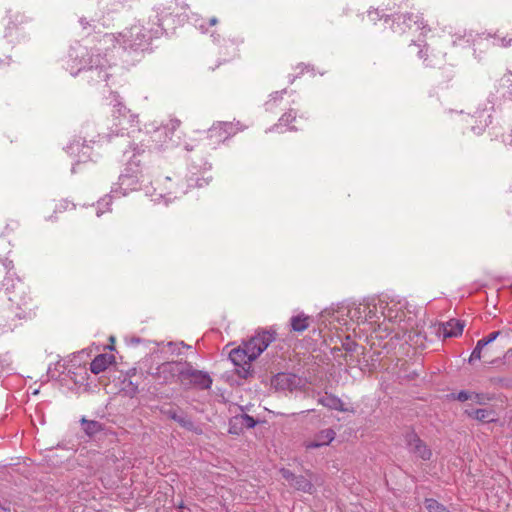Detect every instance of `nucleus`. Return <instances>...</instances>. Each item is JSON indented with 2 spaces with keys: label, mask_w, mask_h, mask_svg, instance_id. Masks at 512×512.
Returning <instances> with one entry per match:
<instances>
[{
  "label": "nucleus",
  "mask_w": 512,
  "mask_h": 512,
  "mask_svg": "<svg viewBox=\"0 0 512 512\" xmlns=\"http://www.w3.org/2000/svg\"><path fill=\"white\" fill-rule=\"evenodd\" d=\"M0 264L7 271L2 282L5 289L0 293V335L13 331L20 320L31 318L37 309L36 302L30 296L29 287L16 277L12 270L13 261L0 258Z\"/></svg>",
  "instance_id": "f257e3e1"
},
{
  "label": "nucleus",
  "mask_w": 512,
  "mask_h": 512,
  "mask_svg": "<svg viewBox=\"0 0 512 512\" xmlns=\"http://www.w3.org/2000/svg\"><path fill=\"white\" fill-rule=\"evenodd\" d=\"M126 164L119 176L118 185L123 190V195L129 191L138 190L144 182H150L151 153L142 143H131L124 151Z\"/></svg>",
  "instance_id": "f03ea898"
},
{
  "label": "nucleus",
  "mask_w": 512,
  "mask_h": 512,
  "mask_svg": "<svg viewBox=\"0 0 512 512\" xmlns=\"http://www.w3.org/2000/svg\"><path fill=\"white\" fill-rule=\"evenodd\" d=\"M109 67L110 65L108 60L105 56L101 55L99 49H89L80 43H76L71 46L68 52L66 68L73 76H76L81 72L90 74L96 73L98 79H95L93 75L89 76L94 83L107 81L109 78V73L107 71Z\"/></svg>",
  "instance_id": "7ed1b4c3"
},
{
  "label": "nucleus",
  "mask_w": 512,
  "mask_h": 512,
  "mask_svg": "<svg viewBox=\"0 0 512 512\" xmlns=\"http://www.w3.org/2000/svg\"><path fill=\"white\" fill-rule=\"evenodd\" d=\"M162 28L159 24L156 27H146L138 22L120 32L117 36L111 34L107 37L115 39L124 50H144L154 37H158Z\"/></svg>",
  "instance_id": "20e7f679"
},
{
  "label": "nucleus",
  "mask_w": 512,
  "mask_h": 512,
  "mask_svg": "<svg viewBox=\"0 0 512 512\" xmlns=\"http://www.w3.org/2000/svg\"><path fill=\"white\" fill-rule=\"evenodd\" d=\"M382 314L384 316L383 321L378 323L377 328H374L378 337L385 338L393 335L392 337L399 339L408 331L407 323L403 318V311L388 307L387 311H383Z\"/></svg>",
  "instance_id": "39448f33"
},
{
  "label": "nucleus",
  "mask_w": 512,
  "mask_h": 512,
  "mask_svg": "<svg viewBox=\"0 0 512 512\" xmlns=\"http://www.w3.org/2000/svg\"><path fill=\"white\" fill-rule=\"evenodd\" d=\"M247 128L248 125L236 119L233 121H216L207 130V139L210 141V145L216 147Z\"/></svg>",
  "instance_id": "423d86ee"
},
{
  "label": "nucleus",
  "mask_w": 512,
  "mask_h": 512,
  "mask_svg": "<svg viewBox=\"0 0 512 512\" xmlns=\"http://www.w3.org/2000/svg\"><path fill=\"white\" fill-rule=\"evenodd\" d=\"M83 136L74 138L66 147V151L69 155L76 157L78 162H86L91 160L92 147L89 144H95L96 137L91 136L87 130H82Z\"/></svg>",
  "instance_id": "0eeeda50"
},
{
  "label": "nucleus",
  "mask_w": 512,
  "mask_h": 512,
  "mask_svg": "<svg viewBox=\"0 0 512 512\" xmlns=\"http://www.w3.org/2000/svg\"><path fill=\"white\" fill-rule=\"evenodd\" d=\"M187 361H169L160 364L155 372V377L163 384L180 382L182 384Z\"/></svg>",
  "instance_id": "6e6552de"
},
{
  "label": "nucleus",
  "mask_w": 512,
  "mask_h": 512,
  "mask_svg": "<svg viewBox=\"0 0 512 512\" xmlns=\"http://www.w3.org/2000/svg\"><path fill=\"white\" fill-rule=\"evenodd\" d=\"M413 26H415L417 30H428L422 15L414 13L397 14L393 17L391 28L393 32L402 34Z\"/></svg>",
  "instance_id": "1a4fd4ad"
},
{
  "label": "nucleus",
  "mask_w": 512,
  "mask_h": 512,
  "mask_svg": "<svg viewBox=\"0 0 512 512\" xmlns=\"http://www.w3.org/2000/svg\"><path fill=\"white\" fill-rule=\"evenodd\" d=\"M405 444L409 453L423 461H429L432 457V450L428 445L420 439L414 431H409L405 434Z\"/></svg>",
  "instance_id": "9d476101"
},
{
  "label": "nucleus",
  "mask_w": 512,
  "mask_h": 512,
  "mask_svg": "<svg viewBox=\"0 0 512 512\" xmlns=\"http://www.w3.org/2000/svg\"><path fill=\"white\" fill-rule=\"evenodd\" d=\"M276 332L275 330H264L257 333L255 336L250 338L246 342V346L249 347L252 358H257L271 342L275 340Z\"/></svg>",
  "instance_id": "9b49d317"
},
{
  "label": "nucleus",
  "mask_w": 512,
  "mask_h": 512,
  "mask_svg": "<svg viewBox=\"0 0 512 512\" xmlns=\"http://www.w3.org/2000/svg\"><path fill=\"white\" fill-rule=\"evenodd\" d=\"M182 385H194L200 389H210L212 385V378L208 373L194 369L192 365L187 362Z\"/></svg>",
  "instance_id": "f8f14e48"
},
{
  "label": "nucleus",
  "mask_w": 512,
  "mask_h": 512,
  "mask_svg": "<svg viewBox=\"0 0 512 512\" xmlns=\"http://www.w3.org/2000/svg\"><path fill=\"white\" fill-rule=\"evenodd\" d=\"M180 120L171 119L165 125L156 127L153 131V141L156 143H167L172 142L173 145H178V142L173 141L172 135L180 127Z\"/></svg>",
  "instance_id": "ddd939ff"
},
{
  "label": "nucleus",
  "mask_w": 512,
  "mask_h": 512,
  "mask_svg": "<svg viewBox=\"0 0 512 512\" xmlns=\"http://www.w3.org/2000/svg\"><path fill=\"white\" fill-rule=\"evenodd\" d=\"M280 473L284 479H286L289 484L294 487L296 490L312 494L315 491V487L311 480L307 479L303 475H295L290 470L282 468Z\"/></svg>",
  "instance_id": "4468645a"
},
{
  "label": "nucleus",
  "mask_w": 512,
  "mask_h": 512,
  "mask_svg": "<svg viewBox=\"0 0 512 512\" xmlns=\"http://www.w3.org/2000/svg\"><path fill=\"white\" fill-rule=\"evenodd\" d=\"M208 184H209V178H204V177L200 178V177L191 176L187 180V184L176 183L173 186L167 187L166 194L168 196H173L174 198H177L179 195L186 194L189 188H192V187L201 188Z\"/></svg>",
  "instance_id": "2eb2a0df"
},
{
  "label": "nucleus",
  "mask_w": 512,
  "mask_h": 512,
  "mask_svg": "<svg viewBox=\"0 0 512 512\" xmlns=\"http://www.w3.org/2000/svg\"><path fill=\"white\" fill-rule=\"evenodd\" d=\"M250 349L246 346V342L243 347H238L232 349L229 353V359L235 366L244 367L245 365H250L255 358H252Z\"/></svg>",
  "instance_id": "dca6fc26"
},
{
  "label": "nucleus",
  "mask_w": 512,
  "mask_h": 512,
  "mask_svg": "<svg viewBox=\"0 0 512 512\" xmlns=\"http://www.w3.org/2000/svg\"><path fill=\"white\" fill-rule=\"evenodd\" d=\"M112 116L115 119V130L114 132L118 135L122 133L124 130H127L128 127L125 126V121L127 115L129 114V109L121 102H117L112 109Z\"/></svg>",
  "instance_id": "f3484780"
},
{
  "label": "nucleus",
  "mask_w": 512,
  "mask_h": 512,
  "mask_svg": "<svg viewBox=\"0 0 512 512\" xmlns=\"http://www.w3.org/2000/svg\"><path fill=\"white\" fill-rule=\"evenodd\" d=\"M464 322L458 319H450L449 321L442 323L439 328V332L442 333L444 338L460 336L464 329Z\"/></svg>",
  "instance_id": "a211bd4d"
},
{
  "label": "nucleus",
  "mask_w": 512,
  "mask_h": 512,
  "mask_svg": "<svg viewBox=\"0 0 512 512\" xmlns=\"http://www.w3.org/2000/svg\"><path fill=\"white\" fill-rule=\"evenodd\" d=\"M335 431L331 428L321 430L316 434L313 441L305 444L307 449L319 448L321 446L329 445L335 438Z\"/></svg>",
  "instance_id": "6ab92c4d"
},
{
  "label": "nucleus",
  "mask_w": 512,
  "mask_h": 512,
  "mask_svg": "<svg viewBox=\"0 0 512 512\" xmlns=\"http://www.w3.org/2000/svg\"><path fill=\"white\" fill-rule=\"evenodd\" d=\"M160 412L167 416L168 418L176 421L181 427L186 429H191L193 427V422L189 419L184 413H179L178 410L174 408H164L160 409Z\"/></svg>",
  "instance_id": "aec40b11"
},
{
  "label": "nucleus",
  "mask_w": 512,
  "mask_h": 512,
  "mask_svg": "<svg viewBox=\"0 0 512 512\" xmlns=\"http://www.w3.org/2000/svg\"><path fill=\"white\" fill-rule=\"evenodd\" d=\"M115 357L112 354H99L90 363V370L93 374H99L112 364Z\"/></svg>",
  "instance_id": "412c9836"
},
{
  "label": "nucleus",
  "mask_w": 512,
  "mask_h": 512,
  "mask_svg": "<svg viewBox=\"0 0 512 512\" xmlns=\"http://www.w3.org/2000/svg\"><path fill=\"white\" fill-rule=\"evenodd\" d=\"M318 403L331 410H336L340 412L348 411V409L345 407L344 402L339 397L333 394L325 393L324 396L318 399Z\"/></svg>",
  "instance_id": "4be33fe9"
},
{
  "label": "nucleus",
  "mask_w": 512,
  "mask_h": 512,
  "mask_svg": "<svg viewBox=\"0 0 512 512\" xmlns=\"http://www.w3.org/2000/svg\"><path fill=\"white\" fill-rule=\"evenodd\" d=\"M296 120V112L293 109H290L288 112L284 113L277 124L270 128V131L283 132V127L287 128V130H295L294 126H289L290 123Z\"/></svg>",
  "instance_id": "5701e85b"
},
{
  "label": "nucleus",
  "mask_w": 512,
  "mask_h": 512,
  "mask_svg": "<svg viewBox=\"0 0 512 512\" xmlns=\"http://www.w3.org/2000/svg\"><path fill=\"white\" fill-rule=\"evenodd\" d=\"M136 373V369H131L127 372L126 377L122 381V392L129 397H134L139 389V384L137 382L132 381V376Z\"/></svg>",
  "instance_id": "b1692460"
},
{
  "label": "nucleus",
  "mask_w": 512,
  "mask_h": 512,
  "mask_svg": "<svg viewBox=\"0 0 512 512\" xmlns=\"http://www.w3.org/2000/svg\"><path fill=\"white\" fill-rule=\"evenodd\" d=\"M291 330L301 333L310 326V317L304 313L292 316L290 319Z\"/></svg>",
  "instance_id": "393cba45"
},
{
  "label": "nucleus",
  "mask_w": 512,
  "mask_h": 512,
  "mask_svg": "<svg viewBox=\"0 0 512 512\" xmlns=\"http://www.w3.org/2000/svg\"><path fill=\"white\" fill-rule=\"evenodd\" d=\"M80 422H81L83 431L89 437L95 436L96 434L100 433L104 429L103 424L96 420H87L86 418L83 417L80 420Z\"/></svg>",
  "instance_id": "a878e982"
},
{
  "label": "nucleus",
  "mask_w": 512,
  "mask_h": 512,
  "mask_svg": "<svg viewBox=\"0 0 512 512\" xmlns=\"http://www.w3.org/2000/svg\"><path fill=\"white\" fill-rule=\"evenodd\" d=\"M498 91L503 97L512 99V71L504 74L498 82Z\"/></svg>",
  "instance_id": "bb28decb"
},
{
  "label": "nucleus",
  "mask_w": 512,
  "mask_h": 512,
  "mask_svg": "<svg viewBox=\"0 0 512 512\" xmlns=\"http://www.w3.org/2000/svg\"><path fill=\"white\" fill-rule=\"evenodd\" d=\"M295 380V376L286 374V373H280L277 374L272 383L276 388L280 389H291V386L293 385Z\"/></svg>",
  "instance_id": "cd10ccee"
},
{
  "label": "nucleus",
  "mask_w": 512,
  "mask_h": 512,
  "mask_svg": "<svg viewBox=\"0 0 512 512\" xmlns=\"http://www.w3.org/2000/svg\"><path fill=\"white\" fill-rule=\"evenodd\" d=\"M286 93V89L281 91H276L270 94L269 99L265 102V110L269 112H274L275 109L279 106V104L283 100V95Z\"/></svg>",
  "instance_id": "c85d7f7f"
},
{
  "label": "nucleus",
  "mask_w": 512,
  "mask_h": 512,
  "mask_svg": "<svg viewBox=\"0 0 512 512\" xmlns=\"http://www.w3.org/2000/svg\"><path fill=\"white\" fill-rule=\"evenodd\" d=\"M467 414L479 421L491 422L494 421L492 418L493 412L488 409H474L472 411H466Z\"/></svg>",
  "instance_id": "c756f323"
},
{
  "label": "nucleus",
  "mask_w": 512,
  "mask_h": 512,
  "mask_svg": "<svg viewBox=\"0 0 512 512\" xmlns=\"http://www.w3.org/2000/svg\"><path fill=\"white\" fill-rule=\"evenodd\" d=\"M9 18H10V22L6 28L7 31H10L12 29V26H13V28H16L17 24H23V23L27 22V20H28V17H26L24 14L19 13V12L10 14Z\"/></svg>",
  "instance_id": "7c9ffc66"
},
{
  "label": "nucleus",
  "mask_w": 512,
  "mask_h": 512,
  "mask_svg": "<svg viewBox=\"0 0 512 512\" xmlns=\"http://www.w3.org/2000/svg\"><path fill=\"white\" fill-rule=\"evenodd\" d=\"M425 507L428 512H445L447 508L435 499H426Z\"/></svg>",
  "instance_id": "2f4dec72"
},
{
  "label": "nucleus",
  "mask_w": 512,
  "mask_h": 512,
  "mask_svg": "<svg viewBox=\"0 0 512 512\" xmlns=\"http://www.w3.org/2000/svg\"><path fill=\"white\" fill-rule=\"evenodd\" d=\"M235 419L240 423L241 427L247 429L254 428L257 423V421L248 414H242L239 417H236Z\"/></svg>",
  "instance_id": "473e14b6"
},
{
  "label": "nucleus",
  "mask_w": 512,
  "mask_h": 512,
  "mask_svg": "<svg viewBox=\"0 0 512 512\" xmlns=\"http://www.w3.org/2000/svg\"><path fill=\"white\" fill-rule=\"evenodd\" d=\"M454 36L456 37L455 40H453V43L456 44L458 41L461 42H465L467 44H470L471 42H474L475 39H474V35L473 33L470 31V32H466L464 31L463 34H454Z\"/></svg>",
  "instance_id": "72a5a7b5"
},
{
  "label": "nucleus",
  "mask_w": 512,
  "mask_h": 512,
  "mask_svg": "<svg viewBox=\"0 0 512 512\" xmlns=\"http://www.w3.org/2000/svg\"><path fill=\"white\" fill-rule=\"evenodd\" d=\"M511 43H512V38L507 39L506 37H501L499 35L494 36L493 45L505 48V47L510 46Z\"/></svg>",
  "instance_id": "f704fd0d"
},
{
  "label": "nucleus",
  "mask_w": 512,
  "mask_h": 512,
  "mask_svg": "<svg viewBox=\"0 0 512 512\" xmlns=\"http://www.w3.org/2000/svg\"><path fill=\"white\" fill-rule=\"evenodd\" d=\"M218 23V19L216 17H211L207 24L202 23L198 26L199 30L202 33H207L210 26H214Z\"/></svg>",
  "instance_id": "c9c22d12"
},
{
  "label": "nucleus",
  "mask_w": 512,
  "mask_h": 512,
  "mask_svg": "<svg viewBox=\"0 0 512 512\" xmlns=\"http://www.w3.org/2000/svg\"><path fill=\"white\" fill-rule=\"evenodd\" d=\"M19 227V223L17 221H10L9 223L6 224L5 226V229L2 233L3 236H8L10 232L12 231H15L16 229H18Z\"/></svg>",
  "instance_id": "e433bc0d"
},
{
  "label": "nucleus",
  "mask_w": 512,
  "mask_h": 512,
  "mask_svg": "<svg viewBox=\"0 0 512 512\" xmlns=\"http://www.w3.org/2000/svg\"><path fill=\"white\" fill-rule=\"evenodd\" d=\"M410 46H417L419 47V50H418V57L420 59H423L424 61L427 59V49H426V45H421V44H416L414 41H412V43L410 44Z\"/></svg>",
  "instance_id": "4c0bfd02"
},
{
  "label": "nucleus",
  "mask_w": 512,
  "mask_h": 512,
  "mask_svg": "<svg viewBox=\"0 0 512 512\" xmlns=\"http://www.w3.org/2000/svg\"><path fill=\"white\" fill-rule=\"evenodd\" d=\"M368 17L370 18V20L372 22L376 23V21L382 19L384 16L381 15L378 10H369L368 11Z\"/></svg>",
  "instance_id": "58836bf2"
},
{
  "label": "nucleus",
  "mask_w": 512,
  "mask_h": 512,
  "mask_svg": "<svg viewBox=\"0 0 512 512\" xmlns=\"http://www.w3.org/2000/svg\"><path fill=\"white\" fill-rule=\"evenodd\" d=\"M126 123L130 124V127L134 126V124H137V123H138V115H137V114L132 113V112L129 110V114L127 115V118H126V121H125V124H126Z\"/></svg>",
  "instance_id": "ea45409f"
},
{
  "label": "nucleus",
  "mask_w": 512,
  "mask_h": 512,
  "mask_svg": "<svg viewBox=\"0 0 512 512\" xmlns=\"http://www.w3.org/2000/svg\"><path fill=\"white\" fill-rule=\"evenodd\" d=\"M481 352H482L481 349H478L477 347H475L473 349L470 357H469V363H473L476 360H480L481 359Z\"/></svg>",
  "instance_id": "a19ab883"
},
{
  "label": "nucleus",
  "mask_w": 512,
  "mask_h": 512,
  "mask_svg": "<svg viewBox=\"0 0 512 512\" xmlns=\"http://www.w3.org/2000/svg\"><path fill=\"white\" fill-rule=\"evenodd\" d=\"M472 398H473L472 393H469L467 391H460L457 394V397H456V399L461 401V402L467 401V400L472 399Z\"/></svg>",
  "instance_id": "79ce46f5"
},
{
  "label": "nucleus",
  "mask_w": 512,
  "mask_h": 512,
  "mask_svg": "<svg viewBox=\"0 0 512 512\" xmlns=\"http://www.w3.org/2000/svg\"><path fill=\"white\" fill-rule=\"evenodd\" d=\"M472 396L473 398L471 400L479 404H484L486 400H489V398L486 397L484 394L472 393Z\"/></svg>",
  "instance_id": "37998d69"
},
{
  "label": "nucleus",
  "mask_w": 512,
  "mask_h": 512,
  "mask_svg": "<svg viewBox=\"0 0 512 512\" xmlns=\"http://www.w3.org/2000/svg\"><path fill=\"white\" fill-rule=\"evenodd\" d=\"M500 334H501L500 331H494V332L490 333L488 336L484 337V339L487 341L488 344H490L494 340H496Z\"/></svg>",
  "instance_id": "c03bdc74"
},
{
  "label": "nucleus",
  "mask_w": 512,
  "mask_h": 512,
  "mask_svg": "<svg viewBox=\"0 0 512 512\" xmlns=\"http://www.w3.org/2000/svg\"><path fill=\"white\" fill-rule=\"evenodd\" d=\"M487 345H488L487 341H486L484 338H482V339L478 340V342H477V344H476V347H477L478 349H481V350H482V349H483L485 346H487Z\"/></svg>",
  "instance_id": "a18cd8bd"
},
{
  "label": "nucleus",
  "mask_w": 512,
  "mask_h": 512,
  "mask_svg": "<svg viewBox=\"0 0 512 512\" xmlns=\"http://www.w3.org/2000/svg\"><path fill=\"white\" fill-rule=\"evenodd\" d=\"M79 22L84 30L91 26V24L86 20V18H80Z\"/></svg>",
  "instance_id": "49530a36"
},
{
  "label": "nucleus",
  "mask_w": 512,
  "mask_h": 512,
  "mask_svg": "<svg viewBox=\"0 0 512 512\" xmlns=\"http://www.w3.org/2000/svg\"><path fill=\"white\" fill-rule=\"evenodd\" d=\"M69 206V203L67 201H62L59 205L56 206V211H61L62 209H67Z\"/></svg>",
  "instance_id": "de8ad7c7"
},
{
  "label": "nucleus",
  "mask_w": 512,
  "mask_h": 512,
  "mask_svg": "<svg viewBox=\"0 0 512 512\" xmlns=\"http://www.w3.org/2000/svg\"><path fill=\"white\" fill-rule=\"evenodd\" d=\"M486 126H488V122L485 120L484 126L482 128H476L475 126H472V131L476 134H481Z\"/></svg>",
  "instance_id": "09e8293b"
},
{
  "label": "nucleus",
  "mask_w": 512,
  "mask_h": 512,
  "mask_svg": "<svg viewBox=\"0 0 512 512\" xmlns=\"http://www.w3.org/2000/svg\"><path fill=\"white\" fill-rule=\"evenodd\" d=\"M368 310H369V311H368V315H366V319H367V320H369V321H370V323L372 324V323H373V322H372V318H373V316H372V309H370V308L368 307Z\"/></svg>",
  "instance_id": "8fccbe9b"
},
{
  "label": "nucleus",
  "mask_w": 512,
  "mask_h": 512,
  "mask_svg": "<svg viewBox=\"0 0 512 512\" xmlns=\"http://www.w3.org/2000/svg\"><path fill=\"white\" fill-rule=\"evenodd\" d=\"M85 74H86V79H87L88 81L93 82V81L89 78V76H90L91 74H90V73H85ZM92 75H93V77H94L95 79H98V78H97V74H96V73H94V74H92Z\"/></svg>",
  "instance_id": "3c124183"
},
{
  "label": "nucleus",
  "mask_w": 512,
  "mask_h": 512,
  "mask_svg": "<svg viewBox=\"0 0 512 512\" xmlns=\"http://www.w3.org/2000/svg\"><path fill=\"white\" fill-rule=\"evenodd\" d=\"M184 148H185V150H186V151H192V150H193V146H191V145H189V144H186V145L184 146Z\"/></svg>",
  "instance_id": "603ef678"
},
{
  "label": "nucleus",
  "mask_w": 512,
  "mask_h": 512,
  "mask_svg": "<svg viewBox=\"0 0 512 512\" xmlns=\"http://www.w3.org/2000/svg\"><path fill=\"white\" fill-rule=\"evenodd\" d=\"M165 181H167V182H171V181H172V178H171V177H166V178H165Z\"/></svg>",
  "instance_id": "864d4df0"
},
{
  "label": "nucleus",
  "mask_w": 512,
  "mask_h": 512,
  "mask_svg": "<svg viewBox=\"0 0 512 512\" xmlns=\"http://www.w3.org/2000/svg\"><path fill=\"white\" fill-rule=\"evenodd\" d=\"M311 411H312V410H305V411H302V412H300V413H301V414H304V413H309V412H311Z\"/></svg>",
  "instance_id": "5fc2aeb1"
},
{
  "label": "nucleus",
  "mask_w": 512,
  "mask_h": 512,
  "mask_svg": "<svg viewBox=\"0 0 512 512\" xmlns=\"http://www.w3.org/2000/svg\"><path fill=\"white\" fill-rule=\"evenodd\" d=\"M390 19V16H385L384 20L387 22Z\"/></svg>",
  "instance_id": "6e6d98bb"
},
{
  "label": "nucleus",
  "mask_w": 512,
  "mask_h": 512,
  "mask_svg": "<svg viewBox=\"0 0 512 512\" xmlns=\"http://www.w3.org/2000/svg\"><path fill=\"white\" fill-rule=\"evenodd\" d=\"M509 144H510V145H512V138H511V141H510V143H509Z\"/></svg>",
  "instance_id": "4d7b16f0"
}]
</instances>
